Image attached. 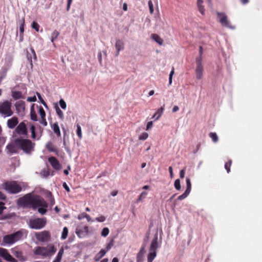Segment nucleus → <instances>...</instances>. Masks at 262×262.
Here are the masks:
<instances>
[{
  "mask_svg": "<svg viewBox=\"0 0 262 262\" xmlns=\"http://www.w3.org/2000/svg\"><path fill=\"white\" fill-rule=\"evenodd\" d=\"M232 164V160H229L225 164V168L227 170V172L229 173L230 171V167Z\"/></svg>",
  "mask_w": 262,
  "mask_h": 262,
  "instance_id": "obj_38",
  "label": "nucleus"
},
{
  "mask_svg": "<svg viewBox=\"0 0 262 262\" xmlns=\"http://www.w3.org/2000/svg\"><path fill=\"white\" fill-rule=\"evenodd\" d=\"M34 254L36 255H41L46 257L48 255L47 248L37 246L34 248Z\"/></svg>",
  "mask_w": 262,
  "mask_h": 262,
  "instance_id": "obj_13",
  "label": "nucleus"
},
{
  "mask_svg": "<svg viewBox=\"0 0 262 262\" xmlns=\"http://www.w3.org/2000/svg\"><path fill=\"white\" fill-rule=\"evenodd\" d=\"M15 257L19 259L20 261H25L27 260V258L23 255V253L21 251H15L14 252Z\"/></svg>",
  "mask_w": 262,
  "mask_h": 262,
  "instance_id": "obj_23",
  "label": "nucleus"
},
{
  "mask_svg": "<svg viewBox=\"0 0 262 262\" xmlns=\"http://www.w3.org/2000/svg\"><path fill=\"white\" fill-rule=\"evenodd\" d=\"M16 110L18 114L23 113L25 110V103L23 100L17 101L15 104Z\"/></svg>",
  "mask_w": 262,
  "mask_h": 262,
  "instance_id": "obj_17",
  "label": "nucleus"
},
{
  "mask_svg": "<svg viewBox=\"0 0 262 262\" xmlns=\"http://www.w3.org/2000/svg\"><path fill=\"white\" fill-rule=\"evenodd\" d=\"M115 47L116 50L118 51H120L124 49V43L120 39H117L116 42Z\"/></svg>",
  "mask_w": 262,
  "mask_h": 262,
  "instance_id": "obj_28",
  "label": "nucleus"
},
{
  "mask_svg": "<svg viewBox=\"0 0 262 262\" xmlns=\"http://www.w3.org/2000/svg\"><path fill=\"white\" fill-rule=\"evenodd\" d=\"M28 122L26 120H24L19 123L13 131L12 137L13 138L27 137L28 136Z\"/></svg>",
  "mask_w": 262,
  "mask_h": 262,
  "instance_id": "obj_4",
  "label": "nucleus"
},
{
  "mask_svg": "<svg viewBox=\"0 0 262 262\" xmlns=\"http://www.w3.org/2000/svg\"><path fill=\"white\" fill-rule=\"evenodd\" d=\"M113 246V240H112L106 246V252L108 251Z\"/></svg>",
  "mask_w": 262,
  "mask_h": 262,
  "instance_id": "obj_57",
  "label": "nucleus"
},
{
  "mask_svg": "<svg viewBox=\"0 0 262 262\" xmlns=\"http://www.w3.org/2000/svg\"><path fill=\"white\" fill-rule=\"evenodd\" d=\"M33 106H34V104L32 105L31 108L30 118L32 120L36 121H37V117L36 112L34 110Z\"/></svg>",
  "mask_w": 262,
  "mask_h": 262,
  "instance_id": "obj_32",
  "label": "nucleus"
},
{
  "mask_svg": "<svg viewBox=\"0 0 262 262\" xmlns=\"http://www.w3.org/2000/svg\"><path fill=\"white\" fill-rule=\"evenodd\" d=\"M16 138L14 139L13 141L8 144L7 145V149H8V151L10 152L11 154H18V150L19 149L18 147V146L16 144Z\"/></svg>",
  "mask_w": 262,
  "mask_h": 262,
  "instance_id": "obj_12",
  "label": "nucleus"
},
{
  "mask_svg": "<svg viewBox=\"0 0 262 262\" xmlns=\"http://www.w3.org/2000/svg\"><path fill=\"white\" fill-rule=\"evenodd\" d=\"M60 35V33L56 30H55L51 34V41L53 43V46H55V43H54L55 39L57 38V37Z\"/></svg>",
  "mask_w": 262,
  "mask_h": 262,
  "instance_id": "obj_30",
  "label": "nucleus"
},
{
  "mask_svg": "<svg viewBox=\"0 0 262 262\" xmlns=\"http://www.w3.org/2000/svg\"><path fill=\"white\" fill-rule=\"evenodd\" d=\"M0 256L5 260L9 262H17V260L14 258L8 252V250L0 247Z\"/></svg>",
  "mask_w": 262,
  "mask_h": 262,
  "instance_id": "obj_11",
  "label": "nucleus"
},
{
  "mask_svg": "<svg viewBox=\"0 0 262 262\" xmlns=\"http://www.w3.org/2000/svg\"><path fill=\"white\" fill-rule=\"evenodd\" d=\"M16 144L19 150L23 151L27 155L31 154L35 149V143L28 138L17 137Z\"/></svg>",
  "mask_w": 262,
  "mask_h": 262,
  "instance_id": "obj_3",
  "label": "nucleus"
},
{
  "mask_svg": "<svg viewBox=\"0 0 262 262\" xmlns=\"http://www.w3.org/2000/svg\"><path fill=\"white\" fill-rule=\"evenodd\" d=\"M27 101L29 102H35L36 101V97L35 96L29 97L27 98Z\"/></svg>",
  "mask_w": 262,
  "mask_h": 262,
  "instance_id": "obj_58",
  "label": "nucleus"
},
{
  "mask_svg": "<svg viewBox=\"0 0 262 262\" xmlns=\"http://www.w3.org/2000/svg\"><path fill=\"white\" fill-rule=\"evenodd\" d=\"M24 25H25V19H23V23L21 24L20 26H19V31L20 33L22 34H24Z\"/></svg>",
  "mask_w": 262,
  "mask_h": 262,
  "instance_id": "obj_54",
  "label": "nucleus"
},
{
  "mask_svg": "<svg viewBox=\"0 0 262 262\" xmlns=\"http://www.w3.org/2000/svg\"><path fill=\"white\" fill-rule=\"evenodd\" d=\"M203 67L202 64L201 58L196 59V67L195 69L196 77L198 79H201L203 76Z\"/></svg>",
  "mask_w": 262,
  "mask_h": 262,
  "instance_id": "obj_15",
  "label": "nucleus"
},
{
  "mask_svg": "<svg viewBox=\"0 0 262 262\" xmlns=\"http://www.w3.org/2000/svg\"><path fill=\"white\" fill-rule=\"evenodd\" d=\"M6 199V195L3 192L0 191V200H5Z\"/></svg>",
  "mask_w": 262,
  "mask_h": 262,
  "instance_id": "obj_64",
  "label": "nucleus"
},
{
  "mask_svg": "<svg viewBox=\"0 0 262 262\" xmlns=\"http://www.w3.org/2000/svg\"><path fill=\"white\" fill-rule=\"evenodd\" d=\"M174 186L177 190H180L181 189V186L180 184V181L179 179H178L175 180Z\"/></svg>",
  "mask_w": 262,
  "mask_h": 262,
  "instance_id": "obj_44",
  "label": "nucleus"
},
{
  "mask_svg": "<svg viewBox=\"0 0 262 262\" xmlns=\"http://www.w3.org/2000/svg\"><path fill=\"white\" fill-rule=\"evenodd\" d=\"M8 69L7 68H3L0 72V78L4 79L7 76Z\"/></svg>",
  "mask_w": 262,
  "mask_h": 262,
  "instance_id": "obj_35",
  "label": "nucleus"
},
{
  "mask_svg": "<svg viewBox=\"0 0 262 262\" xmlns=\"http://www.w3.org/2000/svg\"><path fill=\"white\" fill-rule=\"evenodd\" d=\"M28 231L25 229H21L12 234L3 236V242L5 245H11L15 243L26 238Z\"/></svg>",
  "mask_w": 262,
  "mask_h": 262,
  "instance_id": "obj_2",
  "label": "nucleus"
},
{
  "mask_svg": "<svg viewBox=\"0 0 262 262\" xmlns=\"http://www.w3.org/2000/svg\"><path fill=\"white\" fill-rule=\"evenodd\" d=\"M203 0H197V6L199 12L202 14H205V8L203 5Z\"/></svg>",
  "mask_w": 262,
  "mask_h": 262,
  "instance_id": "obj_27",
  "label": "nucleus"
},
{
  "mask_svg": "<svg viewBox=\"0 0 262 262\" xmlns=\"http://www.w3.org/2000/svg\"><path fill=\"white\" fill-rule=\"evenodd\" d=\"M32 27L33 29H35L37 32L39 31L40 26L37 22L33 21L32 24Z\"/></svg>",
  "mask_w": 262,
  "mask_h": 262,
  "instance_id": "obj_47",
  "label": "nucleus"
},
{
  "mask_svg": "<svg viewBox=\"0 0 262 262\" xmlns=\"http://www.w3.org/2000/svg\"><path fill=\"white\" fill-rule=\"evenodd\" d=\"M36 95L38 96V98L39 100H40V102L44 105V106L46 107H48L47 104L44 101V100L42 98V97H41V95L40 94V93L37 92L36 93Z\"/></svg>",
  "mask_w": 262,
  "mask_h": 262,
  "instance_id": "obj_45",
  "label": "nucleus"
},
{
  "mask_svg": "<svg viewBox=\"0 0 262 262\" xmlns=\"http://www.w3.org/2000/svg\"><path fill=\"white\" fill-rule=\"evenodd\" d=\"M151 38L154 40H155L156 42H157L160 45H162L163 43V40L160 37V36L157 34H152L151 35Z\"/></svg>",
  "mask_w": 262,
  "mask_h": 262,
  "instance_id": "obj_25",
  "label": "nucleus"
},
{
  "mask_svg": "<svg viewBox=\"0 0 262 262\" xmlns=\"http://www.w3.org/2000/svg\"><path fill=\"white\" fill-rule=\"evenodd\" d=\"M46 147L48 149V150L50 152H54L56 155L58 154V150L57 148L54 146L53 144L51 142H48L46 145Z\"/></svg>",
  "mask_w": 262,
  "mask_h": 262,
  "instance_id": "obj_21",
  "label": "nucleus"
},
{
  "mask_svg": "<svg viewBox=\"0 0 262 262\" xmlns=\"http://www.w3.org/2000/svg\"><path fill=\"white\" fill-rule=\"evenodd\" d=\"M39 123L45 126H47L48 124L46 118H41V119L39 121Z\"/></svg>",
  "mask_w": 262,
  "mask_h": 262,
  "instance_id": "obj_56",
  "label": "nucleus"
},
{
  "mask_svg": "<svg viewBox=\"0 0 262 262\" xmlns=\"http://www.w3.org/2000/svg\"><path fill=\"white\" fill-rule=\"evenodd\" d=\"M203 47L202 46H200V47H199L200 57L197 58L196 59H198L199 60L201 57V61L202 60V55L203 54Z\"/></svg>",
  "mask_w": 262,
  "mask_h": 262,
  "instance_id": "obj_59",
  "label": "nucleus"
},
{
  "mask_svg": "<svg viewBox=\"0 0 262 262\" xmlns=\"http://www.w3.org/2000/svg\"><path fill=\"white\" fill-rule=\"evenodd\" d=\"M77 130L76 133L79 139H81L82 138V131L80 125L79 124L76 125Z\"/></svg>",
  "mask_w": 262,
  "mask_h": 262,
  "instance_id": "obj_36",
  "label": "nucleus"
},
{
  "mask_svg": "<svg viewBox=\"0 0 262 262\" xmlns=\"http://www.w3.org/2000/svg\"><path fill=\"white\" fill-rule=\"evenodd\" d=\"M110 232L109 229L107 227L104 228L101 233V236L103 237H106L108 235V233Z\"/></svg>",
  "mask_w": 262,
  "mask_h": 262,
  "instance_id": "obj_42",
  "label": "nucleus"
},
{
  "mask_svg": "<svg viewBox=\"0 0 262 262\" xmlns=\"http://www.w3.org/2000/svg\"><path fill=\"white\" fill-rule=\"evenodd\" d=\"M189 193H190V192L185 190V192L182 194H181L178 196L177 200H183L185 199L186 198H187Z\"/></svg>",
  "mask_w": 262,
  "mask_h": 262,
  "instance_id": "obj_41",
  "label": "nucleus"
},
{
  "mask_svg": "<svg viewBox=\"0 0 262 262\" xmlns=\"http://www.w3.org/2000/svg\"><path fill=\"white\" fill-rule=\"evenodd\" d=\"M47 224V219L43 218L30 219L29 221L28 225L31 229L39 230L43 228Z\"/></svg>",
  "mask_w": 262,
  "mask_h": 262,
  "instance_id": "obj_8",
  "label": "nucleus"
},
{
  "mask_svg": "<svg viewBox=\"0 0 262 262\" xmlns=\"http://www.w3.org/2000/svg\"><path fill=\"white\" fill-rule=\"evenodd\" d=\"M3 187L10 194H16L22 190L21 186L15 181H7L3 184Z\"/></svg>",
  "mask_w": 262,
  "mask_h": 262,
  "instance_id": "obj_5",
  "label": "nucleus"
},
{
  "mask_svg": "<svg viewBox=\"0 0 262 262\" xmlns=\"http://www.w3.org/2000/svg\"><path fill=\"white\" fill-rule=\"evenodd\" d=\"M6 207L5 206V203L3 202H0V214H1L4 210L5 209Z\"/></svg>",
  "mask_w": 262,
  "mask_h": 262,
  "instance_id": "obj_55",
  "label": "nucleus"
},
{
  "mask_svg": "<svg viewBox=\"0 0 262 262\" xmlns=\"http://www.w3.org/2000/svg\"><path fill=\"white\" fill-rule=\"evenodd\" d=\"M55 109L57 115L58 116L59 118L61 120H63L64 119V115L62 111L60 109L57 104H56L55 106Z\"/></svg>",
  "mask_w": 262,
  "mask_h": 262,
  "instance_id": "obj_31",
  "label": "nucleus"
},
{
  "mask_svg": "<svg viewBox=\"0 0 262 262\" xmlns=\"http://www.w3.org/2000/svg\"><path fill=\"white\" fill-rule=\"evenodd\" d=\"M27 58L28 60L29 61L30 65L31 66V67H32V66H33L32 56V54L29 53L28 51L27 53Z\"/></svg>",
  "mask_w": 262,
  "mask_h": 262,
  "instance_id": "obj_50",
  "label": "nucleus"
},
{
  "mask_svg": "<svg viewBox=\"0 0 262 262\" xmlns=\"http://www.w3.org/2000/svg\"><path fill=\"white\" fill-rule=\"evenodd\" d=\"M39 114L41 118H46V113L42 106H40L39 108Z\"/></svg>",
  "mask_w": 262,
  "mask_h": 262,
  "instance_id": "obj_48",
  "label": "nucleus"
},
{
  "mask_svg": "<svg viewBox=\"0 0 262 262\" xmlns=\"http://www.w3.org/2000/svg\"><path fill=\"white\" fill-rule=\"evenodd\" d=\"M18 124V119L17 117L14 116L8 119L7 122V127L10 129L15 128Z\"/></svg>",
  "mask_w": 262,
  "mask_h": 262,
  "instance_id": "obj_16",
  "label": "nucleus"
},
{
  "mask_svg": "<svg viewBox=\"0 0 262 262\" xmlns=\"http://www.w3.org/2000/svg\"><path fill=\"white\" fill-rule=\"evenodd\" d=\"M13 114L12 103L8 100L0 102V115L4 117L11 116Z\"/></svg>",
  "mask_w": 262,
  "mask_h": 262,
  "instance_id": "obj_7",
  "label": "nucleus"
},
{
  "mask_svg": "<svg viewBox=\"0 0 262 262\" xmlns=\"http://www.w3.org/2000/svg\"><path fill=\"white\" fill-rule=\"evenodd\" d=\"M68 234V229L67 227H64L63 229L61 238L62 239H65L67 237Z\"/></svg>",
  "mask_w": 262,
  "mask_h": 262,
  "instance_id": "obj_37",
  "label": "nucleus"
},
{
  "mask_svg": "<svg viewBox=\"0 0 262 262\" xmlns=\"http://www.w3.org/2000/svg\"><path fill=\"white\" fill-rule=\"evenodd\" d=\"M186 185H187V188H186V191H187L188 192H190V191L191 189V182H190V179L188 178H186Z\"/></svg>",
  "mask_w": 262,
  "mask_h": 262,
  "instance_id": "obj_39",
  "label": "nucleus"
},
{
  "mask_svg": "<svg viewBox=\"0 0 262 262\" xmlns=\"http://www.w3.org/2000/svg\"><path fill=\"white\" fill-rule=\"evenodd\" d=\"M35 237L37 241L42 243H48L51 241V235L49 231L43 230L41 232H36Z\"/></svg>",
  "mask_w": 262,
  "mask_h": 262,
  "instance_id": "obj_9",
  "label": "nucleus"
},
{
  "mask_svg": "<svg viewBox=\"0 0 262 262\" xmlns=\"http://www.w3.org/2000/svg\"><path fill=\"white\" fill-rule=\"evenodd\" d=\"M73 0H68L67 1V10L69 11L70 10L71 4L72 3Z\"/></svg>",
  "mask_w": 262,
  "mask_h": 262,
  "instance_id": "obj_60",
  "label": "nucleus"
},
{
  "mask_svg": "<svg viewBox=\"0 0 262 262\" xmlns=\"http://www.w3.org/2000/svg\"><path fill=\"white\" fill-rule=\"evenodd\" d=\"M148 133L144 132L141 135H140V136L139 137V139L140 140H145L148 138Z\"/></svg>",
  "mask_w": 262,
  "mask_h": 262,
  "instance_id": "obj_46",
  "label": "nucleus"
},
{
  "mask_svg": "<svg viewBox=\"0 0 262 262\" xmlns=\"http://www.w3.org/2000/svg\"><path fill=\"white\" fill-rule=\"evenodd\" d=\"M11 96L15 100H17L20 98H24L22 93L20 91H12Z\"/></svg>",
  "mask_w": 262,
  "mask_h": 262,
  "instance_id": "obj_24",
  "label": "nucleus"
},
{
  "mask_svg": "<svg viewBox=\"0 0 262 262\" xmlns=\"http://www.w3.org/2000/svg\"><path fill=\"white\" fill-rule=\"evenodd\" d=\"M30 50H31V51L32 52V55L33 56L34 59L35 60H36L37 57H36V55L35 50H34V49L33 48H31Z\"/></svg>",
  "mask_w": 262,
  "mask_h": 262,
  "instance_id": "obj_61",
  "label": "nucleus"
},
{
  "mask_svg": "<svg viewBox=\"0 0 262 262\" xmlns=\"http://www.w3.org/2000/svg\"><path fill=\"white\" fill-rule=\"evenodd\" d=\"M217 17L219 19V21L220 24L226 28L233 29L234 27L232 26L229 20L228 19V16L226 15L224 12H219L216 13Z\"/></svg>",
  "mask_w": 262,
  "mask_h": 262,
  "instance_id": "obj_10",
  "label": "nucleus"
},
{
  "mask_svg": "<svg viewBox=\"0 0 262 262\" xmlns=\"http://www.w3.org/2000/svg\"><path fill=\"white\" fill-rule=\"evenodd\" d=\"M56 249L53 245H52L49 247V250H48V255H53L56 252Z\"/></svg>",
  "mask_w": 262,
  "mask_h": 262,
  "instance_id": "obj_40",
  "label": "nucleus"
},
{
  "mask_svg": "<svg viewBox=\"0 0 262 262\" xmlns=\"http://www.w3.org/2000/svg\"><path fill=\"white\" fill-rule=\"evenodd\" d=\"M164 106L165 105H163L160 108H159L153 115L152 118H155V120H158L163 113L164 110Z\"/></svg>",
  "mask_w": 262,
  "mask_h": 262,
  "instance_id": "obj_22",
  "label": "nucleus"
},
{
  "mask_svg": "<svg viewBox=\"0 0 262 262\" xmlns=\"http://www.w3.org/2000/svg\"><path fill=\"white\" fill-rule=\"evenodd\" d=\"M52 128L54 132V133L58 136V137H60L61 136V133H60V129H59V127L58 126V123L56 122V123H54L52 125Z\"/></svg>",
  "mask_w": 262,
  "mask_h": 262,
  "instance_id": "obj_26",
  "label": "nucleus"
},
{
  "mask_svg": "<svg viewBox=\"0 0 262 262\" xmlns=\"http://www.w3.org/2000/svg\"><path fill=\"white\" fill-rule=\"evenodd\" d=\"M106 253V251L104 249H101L95 256V260H99L103 256H104Z\"/></svg>",
  "mask_w": 262,
  "mask_h": 262,
  "instance_id": "obj_29",
  "label": "nucleus"
},
{
  "mask_svg": "<svg viewBox=\"0 0 262 262\" xmlns=\"http://www.w3.org/2000/svg\"><path fill=\"white\" fill-rule=\"evenodd\" d=\"M78 219L81 220L84 218H85L88 222H90L91 220V217L90 216L86 214V213H82L78 215Z\"/></svg>",
  "mask_w": 262,
  "mask_h": 262,
  "instance_id": "obj_33",
  "label": "nucleus"
},
{
  "mask_svg": "<svg viewBox=\"0 0 262 262\" xmlns=\"http://www.w3.org/2000/svg\"><path fill=\"white\" fill-rule=\"evenodd\" d=\"M145 247L143 246L140 248L139 252L138 253L137 255V262H143L144 255L145 253Z\"/></svg>",
  "mask_w": 262,
  "mask_h": 262,
  "instance_id": "obj_19",
  "label": "nucleus"
},
{
  "mask_svg": "<svg viewBox=\"0 0 262 262\" xmlns=\"http://www.w3.org/2000/svg\"><path fill=\"white\" fill-rule=\"evenodd\" d=\"M59 104H60V106H61V107L63 109V110H65L66 109V107H67V104H66V102L64 101L63 99H61L60 100H59Z\"/></svg>",
  "mask_w": 262,
  "mask_h": 262,
  "instance_id": "obj_49",
  "label": "nucleus"
},
{
  "mask_svg": "<svg viewBox=\"0 0 262 262\" xmlns=\"http://www.w3.org/2000/svg\"><path fill=\"white\" fill-rule=\"evenodd\" d=\"M62 255L57 254V255L56 257L55 260L58 261V262H61V260L62 259Z\"/></svg>",
  "mask_w": 262,
  "mask_h": 262,
  "instance_id": "obj_63",
  "label": "nucleus"
},
{
  "mask_svg": "<svg viewBox=\"0 0 262 262\" xmlns=\"http://www.w3.org/2000/svg\"><path fill=\"white\" fill-rule=\"evenodd\" d=\"M148 6H149L150 13L151 14H152L153 13V12H154V7H153L152 2V1L151 0H149L148 2Z\"/></svg>",
  "mask_w": 262,
  "mask_h": 262,
  "instance_id": "obj_52",
  "label": "nucleus"
},
{
  "mask_svg": "<svg viewBox=\"0 0 262 262\" xmlns=\"http://www.w3.org/2000/svg\"><path fill=\"white\" fill-rule=\"evenodd\" d=\"M48 161L55 170H59L61 169V165L59 161L54 157H50L48 158Z\"/></svg>",
  "mask_w": 262,
  "mask_h": 262,
  "instance_id": "obj_14",
  "label": "nucleus"
},
{
  "mask_svg": "<svg viewBox=\"0 0 262 262\" xmlns=\"http://www.w3.org/2000/svg\"><path fill=\"white\" fill-rule=\"evenodd\" d=\"M29 126L30 127V130L31 133V138L33 140H39L41 136V134L39 136L37 137V134L36 133V128L35 125L30 123Z\"/></svg>",
  "mask_w": 262,
  "mask_h": 262,
  "instance_id": "obj_20",
  "label": "nucleus"
},
{
  "mask_svg": "<svg viewBox=\"0 0 262 262\" xmlns=\"http://www.w3.org/2000/svg\"><path fill=\"white\" fill-rule=\"evenodd\" d=\"M147 194V193L146 191L142 192L139 195L138 200H137V203L142 201L143 199H144L146 197Z\"/></svg>",
  "mask_w": 262,
  "mask_h": 262,
  "instance_id": "obj_43",
  "label": "nucleus"
},
{
  "mask_svg": "<svg viewBox=\"0 0 262 262\" xmlns=\"http://www.w3.org/2000/svg\"><path fill=\"white\" fill-rule=\"evenodd\" d=\"M174 68L173 67L172 69V70L171 71V72L170 73L169 76V85H171L172 83V76H173V75L174 74Z\"/></svg>",
  "mask_w": 262,
  "mask_h": 262,
  "instance_id": "obj_51",
  "label": "nucleus"
},
{
  "mask_svg": "<svg viewBox=\"0 0 262 262\" xmlns=\"http://www.w3.org/2000/svg\"><path fill=\"white\" fill-rule=\"evenodd\" d=\"M95 220L98 222H103L105 221L106 217L103 215H101L99 217H96Z\"/></svg>",
  "mask_w": 262,
  "mask_h": 262,
  "instance_id": "obj_53",
  "label": "nucleus"
},
{
  "mask_svg": "<svg viewBox=\"0 0 262 262\" xmlns=\"http://www.w3.org/2000/svg\"><path fill=\"white\" fill-rule=\"evenodd\" d=\"M152 124H153V123H152V121L148 122L147 123L146 129L148 130L149 128H150L152 127Z\"/></svg>",
  "mask_w": 262,
  "mask_h": 262,
  "instance_id": "obj_62",
  "label": "nucleus"
},
{
  "mask_svg": "<svg viewBox=\"0 0 262 262\" xmlns=\"http://www.w3.org/2000/svg\"><path fill=\"white\" fill-rule=\"evenodd\" d=\"M209 136L211 138L212 141L214 143H216L219 141V138L217 134L215 133L211 132L209 134Z\"/></svg>",
  "mask_w": 262,
  "mask_h": 262,
  "instance_id": "obj_34",
  "label": "nucleus"
},
{
  "mask_svg": "<svg viewBox=\"0 0 262 262\" xmlns=\"http://www.w3.org/2000/svg\"><path fill=\"white\" fill-rule=\"evenodd\" d=\"M89 232V228L87 226H85L83 228L76 229V233L80 237L85 236Z\"/></svg>",
  "mask_w": 262,
  "mask_h": 262,
  "instance_id": "obj_18",
  "label": "nucleus"
},
{
  "mask_svg": "<svg viewBox=\"0 0 262 262\" xmlns=\"http://www.w3.org/2000/svg\"><path fill=\"white\" fill-rule=\"evenodd\" d=\"M158 235L156 234L150 245L147 255V262H152L157 256V250L159 247Z\"/></svg>",
  "mask_w": 262,
  "mask_h": 262,
  "instance_id": "obj_6",
  "label": "nucleus"
},
{
  "mask_svg": "<svg viewBox=\"0 0 262 262\" xmlns=\"http://www.w3.org/2000/svg\"><path fill=\"white\" fill-rule=\"evenodd\" d=\"M16 204L23 208H31L34 210L38 208V211L41 214H45L47 212L48 207V203L41 196L30 193L19 198Z\"/></svg>",
  "mask_w": 262,
  "mask_h": 262,
  "instance_id": "obj_1",
  "label": "nucleus"
}]
</instances>
